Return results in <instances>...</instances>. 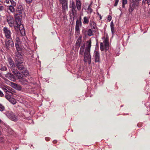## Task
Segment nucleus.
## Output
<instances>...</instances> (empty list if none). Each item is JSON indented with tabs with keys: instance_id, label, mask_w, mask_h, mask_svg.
<instances>
[{
	"instance_id": "c85d7f7f",
	"label": "nucleus",
	"mask_w": 150,
	"mask_h": 150,
	"mask_svg": "<svg viewBox=\"0 0 150 150\" xmlns=\"http://www.w3.org/2000/svg\"><path fill=\"white\" fill-rule=\"evenodd\" d=\"M89 24L91 27L96 25L95 21L91 20H90V21Z\"/></svg>"
},
{
	"instance_id": "4468645a",
	"label": "nucleus",
	"mask_w": 150,
	"mask_h": 150,
	"mask_svg": "<svg viewBox=\"0 0 150 150\" xmlns=\"http://www.w3.org/2000/svg\"><path fill=\"white\" fill-rule=\"evenodd\" d=\"M90 17L85 16L83 18V23L84 25H87L90 23Z\"/></svg>"
},
{
	"instance_id": "4be33fe9",
	"label": "nucleus",
	"mask_w": 150,
	"mask_h": 150,
	"mask_svg": "<svg viewBox=\"0 0 150 150\" xmlns=\"http://www.w3.org/2000/svg\"><path fill=\"white\" fill-rule=\"evenodd\" d=\"M110 25L112 34V36H113L114 34V27L113 23L112 21L110 23Z\"/></svg>"
},
{
	"instance_id": "58836bf2",
	"label": "nucleus",
	"mask_w": 150,
	"mask_h": 150,
	"mask_svg": "<svg viewBox=\"0 0 150 150\" xmlns=\"http://www.w3.org/2000/svg\"><path fill=\"white\" fill-rule=\"evenodd\" d=\"M103 42H104V44L109 43L108 38H105V40H104Z\"/></svg>"
},
{
	"instance_id": "b1692460",
	"label": "nucleus",
	"mask_w": 150,
	"mask_h": 150,
	"mask_svg": "<svg viewBox=\"0 0 150 150\" xmlns=\"http://www.w3.org/2000/svg\"><path fill=\"white\" fill-rule=\"evenodd\" d=\"M21 64H17L16 66L18 69L20 71H21L24 68L23 66Z\"/></svg>"
},
{
	"instance_id": "603ef678",
	"label": "nucleus",
	"mask_w": 150,
	"mask_h": 150,
	"mask_svg": "<svg viewBox=\"0 0 150 150\" xmlns=\"http://www.w3.org/2000/svg\"><path fill=\"white\" fill-rule=\"evenodd\" d=\"M14 28L15 29H16V28H18V26H17V25H14Z\"/></svg>"
},
{
	"instance_id": "680f3d73",
	"label": "nucleus",
	"mask_w": 150,
	"mask_h": 150,
	"mask_svg": "<svg viewBox=\"0 0 150 150\" xmlns=\"http://www.w3.org/2000/svg\"><path fill=\"white\" fill-rule=\"evenodd\" d=\"M100 19H101V17L100 16Z\"/></svg>"
},
{
	"instance_id": "3c124183",
	"label": "nucleus",
	"mask_w": 150,
	"mask_h": 150,
	"mask_svg": "<svg viewBox=\"0 0 150 150\" xmlns=\"http://www.w3.org/2000/svg\"><path fill=\"white\" fill-rule=\"evenodd\" d=\"M45 139L47 141H48L50 140V138L49 137H45Z\"/></svg>"
},
{
	"instance_id": "6e6552de",
	"label": "nucleus",
	"mask_w": 150,
	"mask_h": 150,
	"mask_svg": "<svg viewBox=\"0 0 150 150\" xmlns=\"http://www.w3.org/2000/svg\"><path fill=\"white\" fill-rule=\"evenodd\" d=\"M82 26V22L81 21L77 19L76 22L75 26V32L76 33L79 34L80 30L79 27Z\"/></svg>"
},
{
	"instance_id": "79ce46f5",
	"label": "nucleus",
	"mask_w": 150,
	"mask_h": 150,
	"mask_svg": "<svg viewBox=\"0 0 150 150\" xmlns=\"http://www.w3.org/2000/svg\"><path fill=\"white\" fill-rule=\"evenodd\" d=\"M119 0H115V3L114 4V6H116L117 5L118 3L119 2Z\"/></svg>"
},
{
	"instance_id": "20e7f679",
	"label": "nucleus",
	"mask_w": 150,
	"mask_h": 150,
	"mask_svg": "<svg viewBox=\"0 0 150 150\" xmlns=\"http://www.w3.org/2000/svg\"><path fill=\"white\" fill-rule=\"evenodd\" d=\"M5 47L7 50H9L14 47V44L12 38L5 40Z\"/></svg>"
},
{
	"instance_id": "aec40b11",
	"label": "nucleus",
	"mask_w": 150,
	"mask_h": 150,
	"mask_svg": "<svg viewBox=\"0 0 150 150\" xmlns=\"http://www.w3.org/2000/svg\"><path fill=\"white\" fill-rule=\"evenodd\" d=\"M27 54L30 57H32L34 54V52L32 50L29 49L27 51Z\"/></svg>"
},
{
	"instance_id": "a19ab883",
	"label": "nucleus",
	"mask_w": 150,
	"mask_h": 150,
	"mask_svg": "<svg viewBox=\"0 0 150 150\" xmlns=\"http://www.w3.org/2000/svg\"><path fill=\"white\" fill-rule=\"evenodd\" d=\"M12 87L16 89V86H17V84H16L14 83H13L12 84Z\"/></svg>"
},
{
	"instance_id": "c756f323",
	"label": "nucleus",
	"mask_w": 150,
	"mask_h": 150,
	"mask_svg": "<svg viewBox=\"0 0 150 150\" xmlns=\"http://www.w3.org/2000/svg\"><path fill=\"white\" fill-rule=\"evenodd\" d=\"M15 23L16 25L19 26L20 24H21V21L20 18H19L17 20H16L15 21Z\"/></svg>"
},
{
	"instance_id": "1a4fd4ad",
	"label": "nucleus",
	"mask_w": 150,
	"mask_h": 150,
	"mask_svg": "<svg viewBox=\"0 0 150 150\" xmlns=\"http://www.w3.org/2000/svg\"><path fill=\"white\" fill-rule=\"evenodd\" d=\"M15 40L16 42L15 44L16 50L18 51H20V50H21L22 48L21 46L20 45L21 43L19 37H17L15 39Z\"/></svg>"
},
{
	"instance_id": "a878e982",
	"label": "nucleus",
	"mask_w": 150,
	"mask_h": 150,
	"mask_svg": "<svg viewBox=\"0 0 150 150\" xmlns=\"http://www.w3.org/2000/svg\"><path fill=\"white\" fill-rule=\"evenodd\" d=\"M9 101L13 105L15 104L16 103V100L12 97Z\"/></svg>"
},
{
	"instance_id": "4d7b16f0",
	"label": "nucleus",
	"mask_w": 150,
	"mask_h": 150,
	"mask_svg": "<svg viewBox=\"0 0 150 150\" xmlns=\"http://www.w3.org/2000/svg\"><path fill=\"white\" fill-rule=\"evenodd\" d=\"M119 10H120V11H121V13H122V11L121 8H119Z\"/></svg>"
},
{
	"instance_id": "8fccbe9b",
	"label": "nucleus",
	"mask_w": 150,
	"mask_h": 150,
	"mask_svg": "<svg viewBox=\"0 0 150 150\" xmlns=\"http://www.w3.org/2000/svg\"><path fill=\"white\" fill-rule=\"evenodd\" d=\"M18 78L20 80V79H23V78L22 77V75H18Z\"/></svg>"
},
{
	"instance_id": "49530a36",
	"label": "nucleus",
	"mask_w": 150,
	"mask_h": 150,
	"mask_svg": "<svg viewBox=\"0 0 150 150\" xmlns=\"http://www.w3.org/2000/svg\"><path fill=\"white\" fill-rule=\"evenodd\" d=\"M27 3L29 4L32 2V0H25Z\"/></svg>"
},
{
	"instance_id": "bf43d9fd",
	"label": "nucleus",
	"mask_w": 150,
	"mask_h": 150,
	"mask_svg": "<svg viewBox=\"0 0 150 150\" xmlns=\"http://www.w3.org/2000/svg\"><path fill=\"white\" fill-rule=\"evenodd\" d=\"M79 20L81 21V17H80L79 19Z\"/></svg>"
},
{
	"instance_id": "6e6d98bb",
	"label": "nucleus",
	"mask_w": 150,
	"mask_h": 150,
	"mask_svg": "<svg viewBox=\"0 0 150 150\" xmlns=\"http://www.w3.org/2000/svg\"><path fill=\"white\" fill-rule=\"evenodd\" d=\"M125 4H122V7L123 8H125Z\"/></svg>"
},
{
	"instance_id": "e433bc0d",
	"label": "nucleus",
	"mask_w": 150,
	"mask_h": 150,
	"mask_svg": "<svg viewBox=\"0 0 150 150\" xmlns=\"http://www.w3.org/2000/svg\"><path fill=\"white\" fill-rule=\"evenodd\" d=\"M106 50L108 49L109 47V44L108 43L104 44Z\"/></svg>"
},
{
	"instance_id": "72a5a7b5",
	"label": "nucleus",
	"mask_w": 150,
	"mask_h": 150,
	"mask_svg": "<svg viewBox=\"0 0 150 150\" xmlns=\"http://www.w3.org/2000/svg\"><path fill=\"white\" fill-rule=\"evenodd\" d=\"M100 48L101 51H103L104 50L103 44V43L101 42L100 44Z\"/></svg>"
},
{
	"instance_id": "a211bd4d",
	"label": "nucleus",
	"mask_w": 150,
	"mask_h": 150,
	"mask_svg": "<svg viewBox=\"0 0 150 150\" xmlns=\"http://www.w3.org/2000/svg\"><path fill=\"white\" fill-rule=\"evenodd\" d=\"M71 11L74 13H76V6L74 2H72V4L71 5Z\"/></svg>"
},
{
	"instance_id": "2eb2a0df",
	"label": "nucleus",
	"mask_w": 150,
	"mask_h": 150,
	"mask_svg": "<svg viewBox=\"0 0 150 150\" xmlns=\"http://www.w3.org/2000/svg\"><path fill=\"white\" fill-rule=\"evenodd\" d=\"M85 47V45L84 44H83L81 45L80 49L79 51V55H81L82 56L84 55V49Z\"/></svg>"
},
{
	"instance_id": "f03ea898",
	"label": "nucleus",
	"mask_w": 150,
	"mask_h": 150,
	"mask_svg": "<svg viewBox=\"0 0 150 150\" xmlns=\"http://www.w3.org/2000/svg\"><path fill=\"white\" fill-rule=\"evenodd\" d=\"M22 54V50L20 51L16 50L14 56V59L16 64H22L23 61Z\"/></svg>"
},
{
	"instance_id": "cd10ccee",
	"label": "nucleus",
	"mask_w": 150,
	"mask_h": 150,
	"mask_svg": "<svg viewBox=\"0 0 150 150\" xmlns=\"http://www.w3.org/2000/svg\"><path fill=\"white\" fill-rule=\"evenodd\" d=\"M93 30L90 29H88L87 31V34L89 36H91L93 35Z\"/></svg>"
},
{
	"instance_id": "423d86ee",
	"label": "nucleus",
	"mask_w": 150,
	"mask_h": 150,
	"mask_svg": "<svg viewBox=\"0 0 150 150\" xmlns=\"http://www.w3.org/2000/svg\"><path fill=\"white\" fill-rule=\"evenodd\" d=\"M3 32L5 36L7 39H11V30L6 27H4L3 28Z\"/></svg>"
},
{
	"instance_id": "de8ad7c7",
	"label": "nucleus",
	"mask_w": 150,
	"mask_h": 150,
	"mask_svg": "<svg viewBox=\"0 0 150 150\" xmlns=\"http://www.w3.org/2000/svg\"><path fill=\"white\" fill-rule=\"evenodd\" d=\"M59 1L61 3L63 4L66 2V0H59Z\"/></svg>"
},
{
	"instance_id": "f257e3e1",
	"label": "nucleus",
	"mask_w": 150,
	"mask_h": 150,
	"mask_svg": "<svg viewBox=\"0 0 150 150\" xmlns=\"http://www.w3.org/2000/svg\"><path fill=\"white\" fill-rule=\"evenodd\" d=\"M91 41L89 40L87 41L86 45L83 60L85 62H88L89 64L91 63V57L90 51L91 46Z\"/></svg>"
},
{
	"instance_id": "ddd939ff",
	"label": "nucleus",
	"mask_w": 150,
	"mask_h": 150,
	"mask_svg": "<svg viewBox=\"0 0 150 150\" xmlns=\"http://www.w3.org/2000/svg\"><path fill=\"white\" fill-rule=\"evenodd\" d=\"M16 11V12L18 13L20 15L24 13L23 7L21 5H19L17 7Z\"/></svg>"
},
{
	"instance_id": "f3484780",
	"label": "nucleus",
	"mask_w": 150,
	"mask_h": 150,
	"mask_svg": "<svg viewBox=\"0 0 150 150\" xmlns=\"http://www.w3.org/2000/svg\"><path fill=\"white\" fill-rule=\"evenodd\" d=\"M8 61L10 64V67L13 68V69L14 70V69H13V68L14 67L15 68V67H14V64L13 59L11 58H8Z\"/></svg>"
},
{
	"instance_id": "0eeeda50",
	"label": "nucleus",
	"mask_w": 150,
	"mask_h": 150,
	"mask_svg": "<svg viewBox=\"0 0 150 150\" xmlns=\"http://www.w3.org/2000/svg\"><path fill=\"white\" fill-rule=\"evenodd\" d=\"M7 21L9 26L11 27H13L15 24L14 20L13 18L10 16L7 17Z\"/></svg>"
},
{
	"instance_id": "c9c22d12",
	"label": "nucleus",
	"mask_w": 150,
	"mask_h": 150,
	"mask_svg": "<svg viewBox=\"0 0 150 150\" xmlns=\"http://www.w3.org/2000/svg\"><path fill=\"white\" fill-rule=\"evenodd\" d=\"M12 5L11 6H15L16 5V3L13 0H9Z\"/></svg>"
},
{
	"instance_id": "5701e85b",
	"label": "nucleus",
	"mask_w": 150,
	"mask_h": 150,
	"mask_svg": "<svg viewBox=\"0 0 150 150\" xmlns=\"http://www.w3.org/2000/svg\"><path fill=\"white\" fill-rule=\"evenodd\" d=\"M81 43V39L79 38L76 43V48H78L80 47Z\"/></svg>"
},
{
	"instance_id": "f8f14e48",
	"label": "nucleus",
	"mask_w": 150,
	"mask_h": 150,
	"mask_svg": "<svg viewBox=\"0 0 150 150\" xmlns=\"http://www.w3.org/2000/svg\"><path fill=\"white\" fill-rule=\"evenodd\" d=\"M139 4V2H138L136 4L133 3V4H130L129 6L128 9L129 12L130 13H132L134 10L135 7L136 6H138Z\"/></svg>"
},
{
	"instance_id": "6ab92c4d",
	"label": "nucleus",
	"mask_w": 150,
	"mask_h": 150,
	"mask_svg": "<svg viewBox=\"0 0 150 150\" xmlns=\"http://www.w3.org/2000/svg\"><path fill=\"white\" fill-rule=\"evenodd\" d=\"M10 88H11L10 87L7 86L6 88H3L2 89L6 93V94H8L9 93H11V94H12V93L9 91L10 90Z\"/></svg>"
},
{
	"instance_id": "39448f33",
	"label": "nucleus",
	"mask_w": 150,
	"mask_h": 150,
	"mask_svg": "<svg viewBox=\"0 0 150 150\" xmlns=\"http://www.w3.org/2000/svg\"><path fill=\"white\" fill-rule=\"evenodd\" d=\"M32 79L31 77L30 79H26L25 78H23L19 80V81L21 84L23 85H27L32 82Z\"/></svg>"
},
{
	"instance_id": "09e8293b",
	"label": "nucleus",
	"mask_w": 150,
	"mask_h": 150,
	"mask_svg": "<svg viewBox=\"0 0 150 150\" xmlns=\"http://www.w3.org/2000/svg\"><path fill=\"white\" fill-rule=\"evenodd\" d=\"M4 7L3 6H0V11H1L4 9Z\"/></svg>"
},
{
	"instance_id": "dca6fc26",
	"label": "nucleus",
	"mask_w": 150,
	"mask_h": 150,
	"mask_svg": "<svg viewBox=\"0 0 150 150\" xmlns=\"http://www.w3.org/2000/svg\"><path fill=\"white\" fill-rule=\"evenodd\" d=\"M76 4L77 9L80 11L81 7V0H76Z\"/></svg>"
},
{
	"instance_id": "2f4dec72",
	"label": "nucleus",
	"mask_w": 150,
	"mask_h": 150,
	"mask_svg": "<svg viewBox=\"0 0 150 150\" xmlns=\"http://www.w3.org/2000/svg\"><path fill=\"white\" fill-rule=\"evenodd\" d=\"M11 94H10V93H9L8 94H6L5 95L6 98L8 101L11 98H12V97L11 96Z\"/></svg>"
},
{
	"instance_id": "9b49d317",
	"label": "nucleus",
	"mask_w": 150,
	"mask_h": 150,
	"mask_svg": "<svg viewBox=\"0 0 150 150\" xmlns=\"http://www.w3.org/2000/svg\"><path fill=\"white\" fill-rule=\"evenodd\" d=\"M93 57L94 58L95 62H100V53L99 52L95 51Z\"/></svg>"
},
{
	"instance_id": "7c9ffc66",
	"label": "nucleus",
	"mask_w": 150,
	"mask_h": 150,
	"mask_svg": "<svg viewBox=\"0 0 150 150\" xmlns=\"http://www.w3.org/2000/svg\"><path fill=\"white\" fill-rule=\"evenodd\" d=\"M5 107L2 104L0 103V111L3 112L5 110Z\"/></svg>"
},
{
	"instance_id": "4c0bfd02",
	"label": "nucleus",
	"mask_w": 150,
	"mask_h": 150,
	"mask_svg": "<svg viewBox=\"0 0 150 150\" xmlns=\"http://www.w3.org/2000/svg\"><path fill=\"white\" fill-rule=\"evenodd\" d=\"M97 28L96 25L91 26V28L92 29L93 32H95L96 29Z\"/></svg>"
},
{
	"instance_id": "393cba45",
	"label": "nucleus",
	"mask_w": 150,
	"mask_h": 150,
	"mask_svg": "<svg viewBox=\"0 0 150 150\" xmlns=\"http://www.w3.org/2000/svg\"><path fill=\"white\" fill-rule=\"evenodd\" d=\"M146 4H147L148 5H150V0H143L142 4L145 5Z\"/></svg>"
},
{
	"instance_id": "f704fd0d",
	"label": "nucleus",
	"mask_w": 150,
	"mask_h": 150,
	"mask_svg": "<svg viewBox=\"0 0 150 150\" xmlns=\"http://www.w3.org/2000/svg\"><path fill=\"white\" fill-rule=\"evenodd\" d=\"M22 89V88L21 86L19 85H17V86H16V89L18 91H21V90Z\"/></svg>"
},
{
	"instance_id": "473e14b6",
	"label": "nucleus",
	"mask_w": 150,
	"mask_h": 150,
	"mask_svg": "<svg viewBox=\"0 0 150 150\" xmlns=\"http://www.w3.org/2000/svg\"><path fill=\"white\" fill-rule=\"evenodd\" d=\"M0 69L2 71H6L7 70V68L5 66H2Z\"/></svg>"
},
{
	"instance_id": "052dcab7",
	"label": "nucleus",
	"mask_w": 150,
	"mask_h": 150,
	"mask_svg": "<svg viewBox=\"0 0 150 150\" xmlns=\"http://www.w3.org/2000/svg\"><path fill=\"white\" fill-rule=\"evenodd\" d=\"M56 142H57V141H56V140H54V141H53V142H54V143H56Z\"/></svg>"
},
{
	"instance_id": "864d4df0",
	"label": "nucleus",
	"mask_w": 150,
	"mask_h": 150,
	"mask_svg": "<svg viewBox=\"0 0 150 150\" xmlns=\"http://www.w3.org/2000/svg\"><path fill=\"white\" fill-rule=\"evenodd\" d=\"M13 76L12 75V74H6V76Z\"/></svg>"
},
{
	"instance_id": "7ed1b4c3",
	"label": "nucleus",
	"mask_w": 150,
	"mask_h": 150,
	"mask_svg": "<svg viewBox=\"0 0 150 150\" xmlns=\"http://www.w3.org/2000/svg\"><path fill=\"white\" fill-rule=\"evenodd\" d=\"M4 113L8 118L13 121L16 122L18 120V117L11 111H7Z\"/></svg>"
},
{
	"instance_id": "9d476101",
	"label": "nucleus",
	"mask_w": 150,
	"mask_h": 150,
	"mask_svg": "<svg viewBox=\"0 0 150 150\" xmlns=\"http://www.w3.org/2000/svg\"><path fill=\"white\" fill-rule=\"evenodd\" d=\"M13 72L14 74H18V73L20 74L21 73L22 74L25 76H27L29 74V73L28 70L25 67L21 71L19 72L17 70H16L15 71H13Z\"/></svg>"
},
{
	"instance_id": "bb28decb",
	"label": "nucleus",
	"mask_w": 150,
	"mask_h": 150,
	"mask_svg": "<svg viewBox=\"0 0 150 150\" xmlns=\"http://www.w3.org/2000/svg\"><path fill=\"white\" fill-rule=\"evenodd\" d=\"M14 6L10 5L9 6V9L12 13L14 12L15 11L14 7Z\"/></svg>"
},
{
	"instance_id": "c03bdc74",
	"label": "nucleus",
	"mask_w": 150,
	"mask_h": 150,
	"mask_svg": "<svg viewBox=\"0 0 150 150\" xmlns=\"http://www.w3.org/2000/svg\"><path fill=\"white\" fill-rule=\"evenodd\" d=\"M107 19H108V20H109V21H110L112 19V17H111V16H110V15L108 16V17Z\"/></svg>"
},
{
	"instance_id": "37998d69",
	"label": "nucleus",
	"mask_w": 150,
	"mask_h": 150,
	"mask_svg": "<svg viewBox=\"0 0 150 150\" xmlns=\"http://www.w3.org/2000/svg\"><path fill=\"white\" fill-rule=\"evenodd\" d=\"M127 3V0H122V4H126Z\"/></svg>"
},
{
	"instance_id": "412c9836",
	"label": "nucleus",
	"mask_w": 150,
	"mask_h": 150,
	"mask_svg": "<svg viewBox=\"0 0 150 150\" xmlns=\"http://www.w3.org/2000/svg\"><path fill=\"white\" fill-rule=\"evenodd\" d=\"M92 4H90L87 9V12L88 13L91 14L93 11V10L91 8Z\"/></svg>"
},
{
	"instance_id": "5fc2aeb1",
	"label": "nucleus",
	"mask_w": 150,
	"mask_h": 150,
	"mask_svg": "<svg viewBox=\"0 0 150 150\" xmlns=\"http://www.w3.org/2000/svg\"><path fill=\"white\" fill-rule=\"evenodd\" d=\"M9 0H6V2L8 4L9 3Z\"/></svg>"
},
{
	"instance_id": "ea45409f",
	"label": "nucleus",
	"mask_w": 150,
	"mask_h": 150,
	"mask_svg": "<svg viewBox=\"0 0 150 150\" xmlns=\"http://www.w3.org/2000/svg\"><path fill=\"white\" fill-rule=\"evenodd\" d=\"M73 13L72 12V13L70 14V16L71 18H74V15L76 14V13Z\"/></svg>"
},
{
	"instance_id": "13d9d810",
	"label": "nucleus",
	"mask_w": 150,
	"mask_h": 150,
	"mask_svg": "<svg viewBox=\"0 0 150 150\" xmlns=\"http://www.w3.org/2000/svg\"><path fill=\"white\" fill-rule=\"evenodd\" d=\"M3 121L0 119V123H2Z\"/></svg>"
},
{
	"instance_id": "a18cd8bd",
	"label": "nucleus",
	"mask_w": 150,
	"mask_h": 150,
	"mask_svg": "<svg viewBox=\"0 0 150 150\" xmlns=\"http://www.w3.org/2000/svg\"><path fill=\"white\" fill-rule=\"evenodd\" d=\"M4 94L2 91L0 90V96L2 97L4 96Z\"/></svg>"
}]
</instances>
